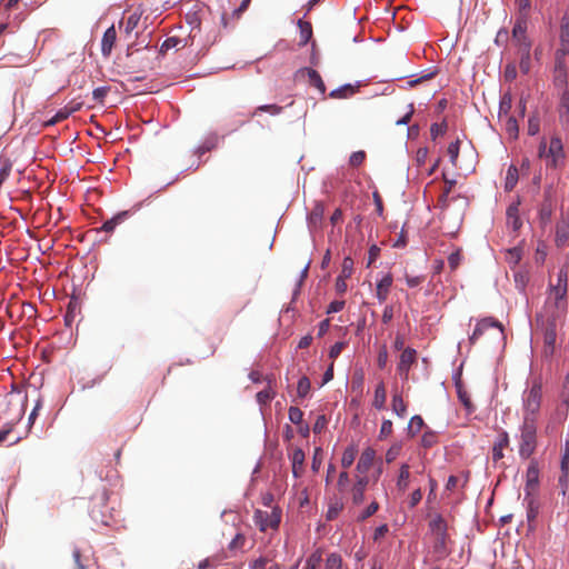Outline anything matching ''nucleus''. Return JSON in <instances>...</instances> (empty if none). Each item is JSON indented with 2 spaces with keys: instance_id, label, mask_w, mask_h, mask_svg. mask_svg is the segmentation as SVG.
<instances>
[{
  "instance_id": "1",
  "label": "nucleus",
  "mask_w": 569,
  "mask_h": 569,
  "mask_svg": "<svg viewBox=\"0 0 569 569\" xmlns=\"http://www.w3.org/2000/svg\"><path fill=\"white\" fill-rule=\"evenodd\" d=\"M538 157L545 161L547 168L557 169L563 166L566 153L561 139L553 136L548 142L546 138H542L538 147Z\"/></svg>"
},
{
  "instance_id": "2",
  "label": "nucleus",
  "mask_w": 569,
  "mask_h": 569,
  "mask_svg": "<svg viewBox=\"0 0 569 569\" xmlns=\"http://www.w3.org/2000/svg\"><path fill=\"white\" fill-rule=\"evenodd\" d=\"M542 399V385L539 380H533L522 393V415L523 419L537 421Z\"/></svg>"
},
{
  "instance_id": "3",
  "label": "nucleus",
  "mask_w": 569,
  "mask_h": 569,
  "mask_svg": "<svg viewBox=\"0 0 569 569\" xmlns=\"http://www.w3.org/2000/svg\"><path fill=\"white\" fill-rule=\"evenodd\" d=\"M519 456L528 459L537 447V421L523 419L518 437Z\"/></svg>"
},
{
  "instance_id": "4",
  "label": "nucleus",
  "mask_w": 569,
  "mask_h": 569,
  "mask_svg": "<svg viewBox=\"0 0 569 569\" xmlns=\"http://www.w3.org/2000/svg\"><path fill=\"white\" fill-rule=\"evenodd\" d=\"M528 16L519 14L512 28V41L518 51L531 50V41L527 36Z\"/></svg>"
},
{
  "instance_id": "5",
  "label": "nucleus",
  "mask_w": 569,
  "mask_h": 569,
  "mask_svg": "<svg viewBox=\"0 0 569 569\" xmlns=\"http://www.w3.org/2000/svg\"><path fill=\"white\" fill-rule=\"evenodd\" d=\"M281 520V511L273 508L271 511L257 509L253 515L254 525L260 531L266 532L269 529H277Z\"/></svg>"
},
{
  "instance_id": "6",
  "label": "nucleus",
  "mask_w": 569,
  "mask_h": 569,
  "mask_svg": "<svg viewBox=\"0 0 569 569\" xmlns=\"http://www.w3.org/2000/svg\"><path fill=\"white\" fill-rule=\"evenodd\" d=\"M489 329H493L497 331L498 337L503 338V329L499 321L493 318H483L479 320L476 325L473 332L469 336V345L472 346L477 342V340L485 335Z\"/></svg>"
},
{
  "instance_id": "7",
  "label": "nucleus",
  "mask_w": 569,
  "mask_h": 569,
  "mask_svg": "<svg viewBox=\"0 0 569 569\" xmlns=\"http://www.w3.org/2000/svg\"><path fill=\"white\" fill-rule=\"evenodd\" d=\"M138 278L134 279L132 272L129 269L123 270L120 280V292L123 302L131 303L136 293L138 292Z\"/></svg>"
},
{
  "instance_id": "8",
  "label": "nucleus",
  "mask_w": 569,
  "mask_h": 569,
  "mask_svg": "<svg viewBox=\"0 0 569 569\" xmlns=\"http://www.w3.org/2000/svg\"><path fill=\"white\" fill-rule=\"evenodd\" d=\"M139 211V204L133 206L129 210H123L114 214L112 218L108 219L103 222V224L97 229L98 232H106V233H112L113 230L121 223H123L126 220H128L130 217H132L134 213Z\"/></svg>"
},
{
  "instance_id": "9",
  "label": "nucleus",
  "mask_w": 569,
  "mask_h": 569,
  "mask_svg": "<svg viewBox=\"0 0 569 569\" xmlns=\"http://www.w3.org/2000/svg\"><path fill=\"white\" fill-rule=\"evenodd\" d=\"M561 495L566 496L569 489V446L567 445L561 457L560 476L558 479Z\"/></svg>"
},
{
  "instance_id": "10",
  "label": "nucleus",
  "mask_w": 569,
  "mask_h": 569,
  "mask_svg": "<svg viewBox=\"0 0 569 569\" xmlns=\"http://www.w3.org/2000/svg\"><path fill=\"white\" fill-rule=\"evenodd\" d=\"M417 352L412 348H406L402 350L400 360L397 367L399 375L403 378L408 377L411 366L416 362Z\"/></svg>"
},
{
  "instance_id": "11",
  "label": "nucleus",
  "mask_w": 569,
  "mask_h": 569,
  "mask_svg": "<svg viewBox=\"0 0 569 569\" xmlns=\"http://www.w3.org/2000/svg\"><path fill=\"white\" fill-rule=\"evenodd\" d=\"M91 518L96 522H100L104 526L111 525L112 515L111 512H109V508L106 503V500H98V503L92 507Z\"/></svg>"
},
{
  "instance_id": "12",
  "label": "nucleus",
  "mask_w": 569,
  "mask_h": 569,
  "mask_svg": "<svg viewBox=\"0 0 569 569\" xmlns=\"http://www.w3.org/2000/svg\"><path fill=\"white\" fill-rule=\"evenodd\" d=\"M567 287L551 284L549 288L548 303L553 302L557 309L565 310L567 306Z\"/></svg>"
},
{
  "instance_id": "13",
  "label": "nucleus",
  "mask_w": 569,
  "mask_h": 569,
  "mask_svg": "<svg viewBox=\"0 0 569 569\" xmlns=\"http://www.w3.org/2000/svg\"><path fill=\"white\" fill-rule=\"evenodd\" d=\"M539 485V469L536 462H531L526 472L525 496H533Z\"/></svg>"
},
{
  "instance_id": "14",
  "label": "nucleus",
  "mask_w": 569,
  "mask_h": 569,
  "mask_svg": "<svg viewBox=\"0 0 569 569\" xmlns=\"http://www.w3.org/2000/svg\"><path fill=\"white\" fill-rule=\"evenodd\" d=\"M569 54V18L563 17L560 24V48L557 51V59L560 60V56Z\"/></svg>"
},
{
  "instance_id": "15",
  "label": "nucleus",
  "mask_w": 569,
  "mask_h": 569,
  "mask_svg": "<svg viewBox=\"0 0 569 569\" xmlns=\"http://www.w3.org/2000/svg\"><path fill=\"white\" fill-rule=\"evenodd\" d=\"M376 458V450L371 447L366 448L357 462V471L362 475L367 476V472L371 468L373 460Z\"/></svg>"
},
{
  "instance_id": "16",
  "label": "nucleus",
  "mask_w": 569,
  "mask_h": 569,
  "mask_svg": "<svg viewBox=\"0 0 569 569\" xmlns=\"http://www.w3.org/2000/svg\"><path fill=\"white\" fill-rule=\"evenodd\" d=\"M369 483L367 476H359L353 487L351 488V499L355 505H360L365 500V491Z\"/></svg>"
},
{
  "instance_id": "17",
  "label": "nucleus",
  "mask_w": 569,
  "mask_h": 569,
  "mask_svg": "<svg viewBox=\"0 0 569 569\" xmlns=\"http://www.w3.org/2000/svg\"><path fill=\"white\" fill-rule=\"evenodd\" d=\"M569 240V213H561V218L556 228V241L558 246H563Z\"/></svg>"
},
{
  "instance_id": "18",
  "label": "nucleus",
  "mask_w": 569,
  "mask_h": 569,
  "mask_svg": "<svg viewBox=\"0 0 569 569\" xmlns=\"http://www.w3.org/2000/svg\"><path fill=\"white\" fill-rule=\"evenodd\" d=\"M392 282L393 278L392 274L389 272L385 273L381 277V279L377 282L376 297L380 303L387 300Z\"/></svg>"
},
{
  "instance_id": "19",
  "label": "nucleus",
  "mask_w": 569,
  "mask_h": 569,
  "mask_svg": "<svg viewBox=\"0 0 569 569\" xmlns=\"http://www.w3.org/2000/svg\"><path fill=\"white\" fill-rule=\"evenodd\" d=\"M410 466L408 463H402L399 468V473L396 480V488L399 492H406L410 483Z\"/></svg>"
},
{
  "instance_id": "20",
  "label": "nucleus",
  "mask_w": 569,
  "mask_h": 569,
  "mask_svg": "<svg viewBox=\"0 0 569 569\" xmlns=\"http://www.w3.org/2000/svg\"><path fill=\"white\" fill-rule=\"evenodd\" d=\"M509 445V436L507 431H501L496 439L492 447V459L499 461L503 458V449Z\"/></svg>"
},
{
  "instance_id": "21",
  "label": "nucleus",
  "mask_w": 569,
  "mask_h": 569,
  "mask_svg": "<svg viewBox=\"0 0 569 569\" xmlns=\"http://www.w3.org/2000/svg\"><path fill=\"white\" fill-rule=\"evenodd\" d=\"M116 39H117V32H116L114 27L111 26L110 28H108L104 31L102 40H101V52L104 57L110 56L113 44L116 42Z\"/></svg>"
},
{
  "instance_id": "22",
  "label": "nucleus",
  "mask_w": 569,
  "mask_h": 569,
  "mask_svg": "<svg viewBox=\"0 0 569 569\" xmlns=\"http://www.w3.org/2000/svg\"><path fill=\"white\" fill-rule=\"evenodd\" d=\"M298 76H305L307 74L308 78H309V81L310 83L316 87L320 93H325L326 91V86L320 77V74L315 70V69H311V68H303V69H300L298 72H297Z\"/></svg>"
},
{
  "instance_id": "23",
  "label": "nucleus",
  "mask_w": 569,
  "mask_h": 569,
  "mask_svg": "<svg viewBox=\"0 0 569 569\" xmlns=\"http://www.w3.org/2000/svg\"><path fill=\"white\" fill-rule=\"evenodd\" d=\"M521 224L518 203H512L507 209V226L513 231H517L520 229Z\"/></svg>"
},
{
  "instance_id": "24",
  "label": "nucleus",
  "mask_w": 569,
  "mask_h": 569,
  "mask_svg": "<svg viewBox=\"0 0 569 569\" xmlns=\"http://www.w3.org/2000/svg\"><path fill=\"white\" fill-rule=\"evenodd\" d=\"M523 501L527 506V520L533 522L539 515L540 503L533 496H525Z\"/></svg>"
},
{
  "instance_id": "25",
  "label": "nucleus",
  "mask_w": 569,
  "mask_h": 569,
  "mask_svg": "<svg viewBox=\"0 0 569 569\" xmlns=\"http://www.w3.org/2000/svg\"><path fill=\"white\" fill-rule=\"evenodd\" d=\"M201 11L200 4H194L192 10L186 13V21L192 29H200L201 24Z\"/></svg>"
},
{
  "instance_id": "26",
  "label": "nucleus",
  "mask_w": 569,
  "mask_h": 569,
  "mask_svg": "<svg viewBox=\"0 0 569 569\" xmlns=\"http://www.w3.org/2000/svg\"><path fill=\"white\" fill-rule=\"evenodd\" d=\"M386 399H387L386 387H385L383 382H380L377 385V387L375 389V398H373V402H372L373 407L378 410L383 409Z\"/></svg>"
},
{
  "instance_id": "27",
  "label": "nucleus",
  "mask_w": 569,
  "mask_h": 569,
  "mask_svg": "<svg viewBox=\"0 0 569 569\" xmlns=\"http://www.w3.org/2000/svg\"><path fill=\"white\" fill-rule=\"evenodd\" d=\"M292 472L296 478H298L302 471L303 462H305V453L301 449H296L292 453Z\"/></svg>"
},
{
  "instance_id": "28",
  "label": "nucleus",
  "mask_w": 569,
  "mask_h": 569,
  "mask_svg": "<svg viewBox=\"0 0 569 569\" xmlns=\"http://www.w3.org/2000/svg\"><path fill=\"white\" fill-rule=\"evenodd\" d=\"M323 569H343L342 557L337 552H330L325 559Z\"/></svg>"
},
{
  "instance_id": "29",
  "label": "nucleus",
  "mask_w": 569,
  "mask_h": 569,
  "mask_svg": "<svg viewBox=\"0 0 569 569\" xmlns=\"http://www.w3.org/2000/svg\"><path fill=\"white\" fill-rule=\"evenodd\" d=\"M298 27H299V31H300L299 44L300 46H306L309 42V40L311 39V36H312L311 24L309 22H307V21L299 20L298 21Z\"/></svg>"
},
{
  "instance_id": "30",
  "label": "nucleus",
  "mask_w": 569,
  "mask_h": 569,
  "mask_svg": "<svg viewBox=\"0 0 569 569\" xmlns=\"http://www.w3.org/2000/svg\"><path fill=\"white\" fill-rule=\"evenodd\" d=\"M431 529L437 533V536L440 538L441 543L445 542V536H446V522L442 519V517L437 516L430 521Z\"/></svg>"
},
{
  "instance_id": "31",
  "label": "nucleus",
  "mask_w": 569,
  "mask_h": 569,
  "mask_svg": "<svg viewBox=\"0 0 569 569\" xmlns=\"http://www.w3.org/2000/svg\"><path fill=\"white\" fill-rule=\"evenodd\" d=\"M559 118L562 123L568 122L569 120V96L566 90H563L561 93Z\"/></svg>"
},
{
  "instance_id": "32",
  "label": "nucleus",
  "mask_w": 569,
  "mask_h": 569,
  "mask_svg": "<svg viewBox=\"0 0 569 569\" xmlns=\"http://www.w3.org/2000/svg\"><path fill=\"white\" fill-rule=\"evenodd\" d=\"M355 92H356V87L348 83V84H343V86L332 90L330 92V97L343 99V98L351 97Z\"/></svg>"
},
{
  "instance_id": "33",
  "label": "nucleus",
  "mask_w": 569,
  "mask_h": 569,
  "mask_svg": "<svg viewBox=\"0 0 569 569\" xmlns=\"http://www.w3.org/2000/svg\"><path fill=\"white\" fill-rule=\"evenodd\" d=\"M358 450L355 446H349L345 449L341 457V466L347 469L349 468L357 457Z\"/></svg>"
},
{
  "instance_id": "34",
  "label": "nucleus",
  "mask_w": 569,
  "mask_h": 569,
  "mask_svg": "<svg viewBox=\"0 0 569 569\" xmlns=\"http://www.w3.org/2000/svg\"><path fill=\"white\" fill-rule=\"evenodd\" d=\"M518 182V169L516 166H510L507 170L505 189L511 191Z\"/></svg>"
},
{
  "instance_id": "35",
  "label": "nucleus",
  "mask_w": 569,
  "mask_h": 569,
  "mask_svg": "<svg viewBox=\"0 0 569 569\" xmlns=\"http://www.w3.org/2000/svg\"><path fill=\"white\" fill-rule=\"evenodd\" d=\"M322 561H323V558H322L321 549H316L313 552H311L307 557V559L305 561V566L312 568V569H319Z\"/></svg>"
},
{
  "instance_id": "36",
  "label": "nucleus",
  "mask_w": 569,
  "mask_h": 569,
  "mask_svg": "<svg viewBox=\"0 0 569 569\" xmlns=\"http://www.w3.org/2000/svg\"><path fill=\"white\" fill-rule=\"evenodd\" d=\"M519 68L523 74H528L531 70V50L519 51Z\"/></svg>"
},
{
  "instance_id": "37",
  "label": "nucleus",
  "mask_w": 569,
  "mask_h": 569,
  "mask_svg": "<svg viewBox=\"0 0 569 569\" xmlns=\"http://www.w3.org/2000/svg\"><path fill=\"white\" fill-rule=\"evenodd\" d=\"M392 411L400 418L407 415V407L400 395H393L392 397Z\"/></svg>"
},
{
  "instance_id": "38",
  "label": "nucleus",
  "mask_w": 569,
  "mask_h": 569,
  "mask_svg": "<svg viewBox=\"0 0 569 569\" xmlns=\"http://www.w3.org/2000/svg\"><path fill=\"white\" fill-rule=\"evenodd\" d=\"M513 279H515V286H516L517 290L519 292L523 293L526 290V287L528 284V281H529L528 273L525 271L518 270L513 273Z\"/></svg>"
},
{
  "instance_id": "39",
  "label": "nucleus",
  "mask_w": 569,
  "mask_h": 569,
  "mask_svg": "<svg viewBox=\"0 0 569 569\" xmlns=\"http://www.w3.org/2000/svg\"><path fill=\"white\" fill-rule=\"evenodd\" d=\"M311 388V383L308 377L303 376L299 379L297 385V393L298 397L305 398L309 393Z\"/></svg>"
},
{
  "instance_id": "40",
  "label": "nucleus",
  "mask_w": 569,
  "mask_h": 569,
  "mask_svg": "<svg viewBox=\"0 0 569 569\" xmlns=\"http://www.w3.org/2000/svg\"><path fill=\"white\" fill-rule=\"evenodd\" d=\"M423 427V420L420 416H413L410 421H409V425H408V432L411 435V436H415L417 435L418 432H420V430L422 429Z\"/></svg>"
},
{
  "instance_id": "41",
  "label": "nucleus",
  "mask_w": 569,
  "mask_h": 569,
  "mask_svg": "<svg viewBox=\"0 0 569 569\" xmlns=\"http://www.w3.org/2000/svg\"><path fill=\"white\" fill-rule=\"evenodd\" d=\"M353 271V260L350 257H346L342 261L341 272L338 277L350 278Z\"/></svg>"
},
{
  "instance_id": "42",
  "label": "nucleus",
  "mask_w": 569,
  "mask_h": 569,
  "mask_svg": "<svg viewBox=\"0 0 569 569\" xmlns=\"http://www.w3.org/2000/svg\"><path fill=\"white\" fill-rule=\"evenodd\" d=\"M273 397L274 391H272L271 388L268 387L257 393V401L259 405H267L273 399Z\"/></svg>"
},
{
  "instance_id": "43",
  "label": "nucleus",
  "mask_w": 569,
  "mask_h": 569,
  "mask_svg": "<svg viewBox=\"0 0 569 569\" xmlns=\"http://www.w3.org/2000/svg\"><path fill=\"white\" fill-rule=\"evenodd\" d=\"M566 78H567L566 69L558 61L557 69H556V77H555L556 86L562 88L566 84Z\"/></svg>"
},
{
  "instance_id": "44",
  "label": "nucleus",
  "mask_w": 569,
  "mask_h": 569,
  "mask_svg": "<svg viewBox=\"0 0 569 569\" xmlns=\"http://www.w3.org/2000/svg\"><path fill=\"white\" fill-rule=\"evenodd\" d=\"M385 559L381 556H373L361 569H383Z\"/></svg>"
},
{
  "instance_id": "45",
  "label": "nucleus",
  "mask_w": 569,
  "mask_h": 569,
  "mask_svg": "<svg viewBox=\"0 0 569 569\" xmlns=\"http://www.w3.org/2000/svg\"><path fill=\"white\" fill-rule=\"evenodd\" d=\"M288 417L293 425H299L302 422L303 412L298 407H290Z\"/></svg>"
},
{
  "instance_id": "46",
  "label": "nucleus",
  "mask_w": 569,
  "mask_h": 569,
  "mask_svg": "<svg viewBox=\"0 0 569 569\" xmlns=\"http://www.w3.org/2000/svg\"><path fill=\"white\" fill-rule=\"evenodd\" d=\"M139 21H140L139 13L134 12L131 16H129V18L126 22V26H124L126 33L129 34L130 32H132L138 27Z\"/></svg>"
},
{
  "instance_id": "47",
  "label": "nucleus",
  "mask_w": 569,
  "mask_h": 569,
  "mask_svg": "<svg viewBox=\"0 0 569 569\" xmlns=\"http://www.w3.org/2000/svg\"><path fill=\"white\" fill-rule=\"evenodd\" d=\"M70 111L67 109L59 110L50 120L46 121V126H53L64 119H67L70 116Z\"/></svg>"
},
{
  "instance_id": "48",
  "label": "nucleus",
  "mask_w": 569,
  "mask_h": 569,
  "mask_svg": "<svg viewBox=\"0 0 569 569\" xmlns=\"http://www.w3.org/2000/svg\"><path fill=\"white\" fill-rule=\"evenodd\" d=\"M459 146H460L459 140H456L448 146L447 151H448V154L450 157V161L452 164H456V162H457V159L459 156Z\"/></svg>"
},
{
  "instance_id": "49",
  "label": "nucleus",
  "mask_w": 569,
  "mask_h": 569,
  "mask_svg": "<svg viewBox=\"0 0 569 569\" xmlns=\"http://www.w3.org/2000/svg\"><path fill=\"white\" fill-rule=\"evenodd\" d=\"M540 130V121L537 116H532L528 120V133L530 136H536Z\"/></svg>"
},
{
  "instance_id": "50",
  "label": "nucleus",
  "mask_w": 569,
  "mask_h": 569,
  "mask_svg": "<svg viewBox=\"0 0 569 569\" xmlns=\"http://www.w3.org/2000/svg\"><path fill=\"white\" fill-rule=\"evenodd\" d=\"M400 450H401L400 445L396 443V445L391 446L386 452V461L388 463L395 461L397 459V457L399 456Z\"/></svg>"
},
{
  "instance_id": "51",
  "label": "nucleus",
  "mask_w": 569,
  "mask_h": 569,
  "mask_svg": "<svg viewBox=\"0 0 569 569\" xmlns=\"http://www.w3.org/2000/svg\"><path fill=\"white\" fill-rule=\"evenodd\" d=\"M446 129H447V124L445 122L443 123H432L431 128H430L431 138L435 140L439 136L445 134Z\"/></svg>"
},
{
  "instance_id": "52",
  "label": "nucleus",
  "mask_w": 569,
  "mask_h": 569,
  "mask_svg": "<svg viewBox=\"0 0 569 569\" xmlns=\"http://www.w3.org/2000/svg\"><path fill=\"white\" fill-rule=\"evenodd\" d=\"M379 509L377 501H372L360 515L359 519L365 520L375 515Z\"/></svg>"
},
{
  "instance_id": "53",
  "label": "nucleus",
  "mask_w": 569,
  "mask_h": 569,
  "mask_svg": "<svg viewBox=\"0 0 569 569\" xmlns=\"http://www.w3.org/2000/svg\"><path fill=\"white\" fill-rule=\"evenodd\" d=\"M365 158H366L365 151L352 152L349 158V163L353 167H358L363 162Z\"/></svg>"
},
{
  "instance_id": "54",
  "label": "nucleus",
  "mask_w": 569,
  "mask_h": 569,
  "mask_svg": "<svg viewBox=\"0 0 569 569\" xmlns=\"http://www.w3.org/2000/svg\"><path fill=\"white\" fill-rule=\"evenodd\" d=\"M269 560L266 557H259L249 561V569H266Z\"/></svg>"
},
{
  "instance_id": "55",
  "label": "nucleus",
  "mask_w": 569,
  "mask_h": 569,
  "mask_svg": "<svg viewBox=\"0 0 569 569\" xmlns=\"http://www.w3.org/2000/svg\"><path fill=\"white\" fill-rule=\"evenodd\" d=\"M422 499L421 488L413 490L409 497V507L415 508Z\"/></svg>"
},
{
  "instance_id": "56",
  "label": "nucleus",
  "mask_w": 569,
  "mask_h": 569,
  "mask_svg": "<svg viewBox=\"0 0 569 569\" xmlns=\"http://www.w3.org/2000/svg\"><path fill=\"white\" fill-rule=\"evenodd\" d=\"M108 92L109 87H98L92 91V97L97 102H102Z\"/></svg>"
},
{
  "instance_id": "57",
  "label": "nucleus",
  "mask_w": 569,
  "mask_h": 569,
  "mask_svg": "<svg viewBox=\"0 0 569 569\" xmlns=\"http://www.w3.org/2000/svg\"><path fill=\"white\" fill-rule=\"evenodd\" d=\"M555 284L568 288V270L566 268L559 270L557 274V282Z\"/></svg>"
},
{
  "instance_id": "58",
  "label": "nucleus",
  "mask_w": 569,
  "mask_h": 569,
  "mask_svg": "<svg viewBox=\"0 0 569 569\" xmlns=\"http://www.w3.org/2000/svg\"><path fill=\"white\" fill-rule=\"evenodd\" d=\"M521 259V251L518 248H512L508 250V261L509 263L517 264Z\"/></svg>"
},
{
  "instance_id": "59",
  "label": "nucleus",
  "mask_w": 569,
  "mask_h": 569,
  "mask_svg": "<svg viewBox=\"0 0 569 569\" xmlns=\"http://www.w3.org/2000/svg\"><path fill=\"white\" fill-rule=\"evenodd\" d=\"M391 432L392 422L390 420H383L379 432L380 439L388 437L389 435H391Z\"/></svg>"
},
{
  "instance_id": "60",
  "label": "nucleus",
  "mask_w": 569,
  "mask_h": 569,
  "mask_svg": "<svg viewBox=\"0 0 569 569\" xmlns=\"http://www.w3.org/2000/svg\"><path fill=\"white\" fill-rule=\"evenodd\" d=\"M461 262V253L459 251H456V252H452L449 257H448V263L450 266V268L452 270H455L456 268H458V266L460 264Z\"/></svg>"
},
{
  "instance_id": "61",
  "label": "nucleus",
  "mask_w": 569,
  "mask_h": 569,
  "mask_svg": "<svg viewBox=\"0 0 569 569\" xmlns=\"http://www.w3.org/2000/svg\"><path fill=\"white\" fill-rule=\"evenodd\" d=\"M345 307V301L342 300H335L332 302H330V305L328 306L327 308V313H336V312H339L343 309Z\"/></svg>"
},
{
  "instance_id": "62",
  "label": "nucleus",
  "mask_w": 569,
  "mask_h": 569,
  "mask_svg": "<svg viewBox=\"0 0 569 569\" xmlns=\"http://www.w3.org/2000/svg\"><path fill=\"white\" fill-rule=\"evenodd\" d=\"M506 128H507V131L509 132L510 136L517 137V134H518V123H517V120L515 118L511 117V118L508 119Z\"/></svg>"
},
{
  "instance_id": "63",
  "label": "nucleus",
  "mask_w": 569,
  "mask_h": 569,
  "mask_svg": "<svg viewBox=\"0 0 569 569\" xmlns=\"http://www.w3.org/2000/svg\"><path fill=\"white\" fill-rule=\"evenodd\" d=\"M348 483H349L348 472L347 471L340 472L339 478H338V483H337L339 491L342 492L346 489V487L348 486Z\"/></svg>"
},
{
  "instance_id": "64",
  "label": "nucleus",
  "mask_w": 569,
  "mask_h": 569,
  "mask_svg": "<svg viewBox=\"0 0 569 569\" xmlns=\"http://www.w3.org/2000/svg\"><path fill=\"white\" fill-rule=\"evenodd\" d=\"M72 557L74 560L76 569H86V565L82 561L81 552H80L79 548L76 547L73 549Z\"/></svg>"
}]
</instances>
